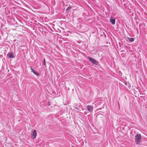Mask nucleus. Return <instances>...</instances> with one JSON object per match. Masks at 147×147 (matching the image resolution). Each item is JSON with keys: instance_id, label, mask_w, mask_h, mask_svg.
<instances>
[{"instance_id": "nucleus-1", "label": "nucleus", "mask_w": 147, "mask_h": 147, "mask_svg": "<svg viewBox=\"0 0 147 147\" xmlns=\"http://www.w3.org/2000/svg\"><path fill=\"white\" fill-rule=\"evenodd\" d=\"M135 140L136 143L139 144L141 140V136L140 134H137L135 136Z\"/></svg>"}, {"instance_id": "nucleus-2", "label": "nucleus", "mask_w": 147, "mask_h": 147, "mask_svg": "<svg viewBox=\"0 0 147 147\" xmlns=\"http://www.w3.org/2000/svg\"><path fill=\"white\" fill-rule=\"evenodd\" d=\"M87 59L91 61L92 63H93L96 65H98V63L97 61L93 58H91L89 57H88Z\"/></svg>"}, {"instance_id": "nucleus-3", "label": "nucleus", "mask_w": 147, "mask_h": 147, "mask_svg": "<svg viewBox=\"0 0 147 147\" xmlns=\"http://www.w3.org/2000/svg\"><path fill=\"white\" fill-rule=\"evenodd\" d=\"M32 138L34 139H35L37 136L36 131V130H34L31 134Z\"/></svg>"}, {"instance_id": "nucleus-4", "label": "nucleus", "mask_w": 147, "mask_h": 147, "mask_svg": "<svg viewBox=\"0 0 147 147\" xmlns=\"http://www.w3.org/2000/svg\"><path fill=\"white\" fill-rule=\"evenodd\" d=\"M86 109L89 112H91L93 111V107L92 106L90 105H88L86 107Z\"/></svg>"}, {"instance_id": "nucleus-5", "label": "nucleus", "mask_w": 147, "mask_h": 147, "mask_svg": "<svg viewBox=\"0 0 147 147\" xmlns=\"http://www.w3.org/2000/svg\"><path fill=\"white\" fill-rule=\"evenodd\" d=\"M110 21L112 24L114 25L115 24V20L114 18L111 17L110 20Z\"/></svg>"}, {"instance_id": "nucleus-6", "label": "nucleus", "mask_w": 147, "mask_h": 147, "mask_svg": "<svg viewBox=\"0 0 147 147\" xmlns=\"http://www.w3.org/2000/svg\"><path fill=\"white\" fill-rule=\"evenodd\" d=\"M30 69L37 76L39 75V74L38 73L35 72V70L32 69L31 67H30Z\"/></svg>"}, {"instance_id": "nucleus-7", "label": "nucleus", "mask_w": 147, "mask_h": 147, "mask_svg": "<svg viewBox=\"0 0 147 147\" xmlns=\"http://www.w3.org/2000/svg\"><path fill=\"white\" fill-rule=\"evenodd\" d=\"M7 55L10 58H13L14 57V56H13V54L12 53H8Z\"/></svg>"}, {"instance_id": "nucleus-8", "label": "nucleus", "mask_w": 147, "mask_h": 147, "mask_svg": "<svg viewBox=\"0 0 147 147\" xmlns=\"http://www.w3.org/2000/svg\"><path fill=\"white\" fill-rule=\"evenodd\" d=\"M128 39L131 42H133L134 40V39L133 38H128Z\"/></svg>"}, {"instance_id": "nucleus-9", "label": "nucleus", "mask_w": 147, "mask_h": 147, "mask_svg": "<svg viewBox=\"0 0 147 147\" xmlns=\"http://www.w3.org/2000/svg\"><path fill=\"white\" fill-rule=\"evenodd\" d=\"M71 8V7L69 6L66 9V10L67 11L70 9Z\"/></svg>"}, {"instance_id": "nucleus-10", "label": "nucleus", "mask_w": 147, "mask_h": 147, "mask_svg": "<svg viewBox=\"0 0 147 147\" xmlns=\"http://www.w3.org/2000/svg\"><path fill=\"white\" fill-rule=\"evenodd\" d=\"M43 65H46V64H45V59H44V60H43Z\"/></svg>"}]
</instances>
